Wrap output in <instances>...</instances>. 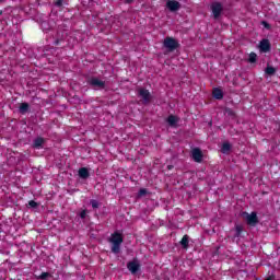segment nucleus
Here are the masks:
<instances>
[{"label":"nucleus","instance_id":"obj_23","mask_svg":"<svg viewBox=\"0 0 280 280\" xmlns=\"http://www.w3.org/2000/svg\"><path fill=\"white\" fill-rule=\"evenodd\" d=\"M47 277H49V272H43L37 279H47Z\"/></svg>","mask_w":280,"mask_h":280},{"label":"nucleus","instance_id":"obj_20","mask_svg":"<svg viewBox=\"0 0 280 280\" xmlns=\"http://www.w3.org/2000/svg\"><path fill=\"white\" fill-rule=\"evenodd\" d=\"M28 207H31V209H36V207H38V203L34 200L28 201Z\"/></svg>","mask_w":280,"mask_h":280},{"label":"nucleus","instance_id":"obj_29","mask_svg":"<svg viewBox=\"0 0 280 280\" xmlns=\"http://www.w3.org/2000/svg\"><path fill=\"white\" fill-rule=\"evenodd\" d=\"M267 280H272V279L268 278Z\"/></svg>","mask_w":280,"mask_h":280},{"label":"nucleus","instance_id":"obj_13","mask_svg":"<svg viewBox=\"0 0 280 280\" xmlns=\"http://www.w3.org/2000/svg\"><path fill=\"white\" fill-rule=\"evenodd\" d=\"M80 178H89V170L86 167H82L79 170Z\"/></svg>","mask_w":280,"mask_h":280},{"label":"nucleus","instance_id":"obj_19","mask_svg":"<svg viewBox=\"0 0 280 280\" xmlns=\"http://www.w3.org/2000/svg\"><path fill=\"white\" fill-rule=\"evenodd\" d=\"M257 61V54L255 52H252L249 55V62H256Z\"/></svg>","mask_w":280,"mask_h":280},{"label":"nucleus","instance_id":"obj_8","mask_svg":"<svg viewBox=\"0 0 280 280\" xmlns=\"http://www.w3.org/2000/svg\"><path fill=\"white\" fill-rule=\"evenodd\" d=\"M139 93V97H141V100H143L144 104H148V102H150V92L145 89H140L138 91Z\"/></svg>","mask_w":280,"mask_h":280},{"label":"nucleus","instance_id":"obj_28","mask_svg":"<svg viewBox=\"0 0 280 280\" xmlns=\"http://www.w3.org/2000/svg\"><path fill=\"white\" fill-rule=\"evenodd\" d=\"M127 3H130V0H127Z\"/></svg>","mask_w":280,"mask_h":280},{"label":"nucleus","instance_id":"obj_12","mask_svg":"<svg viewBox=\"0 0 280 280\" xmlns=\"http://www.w3.org/2000/svg\"><path fill=\"white\" fill-rule=\"evenodd\" d=\"M212 95L215 100H222V97H224L222 90H220L218 88L213 90Z\"/></svg>","mask_w":280,"mask_h":280},{"label":"nucleus","instance_id":"obj_16","mask_svg":"<svg viewBox=\"0 0 280 280\" xmlns=\"http://www.w3.org/2000/svg\"><path fill=\"white\" fill-rule=\"evenodd\" d=\"M276 72H277V69L270 66H268L265 70V73H267V75H275Z\"/></svg>","mask_w":280,"mask_h":280},{"label":"nucleus","instance_id":"obj_6","mask_svg":"<svg viewBox=\"0 0 280 280\" xmlns=\"http://www.w3.org/2000/svg\"><path fill=\"white\" fill-rule=\"evenodd\" d=\"M166 8H168L171 12H177V10H180V2L176 0H167Z\"/></svg>","mask_w":280,"mask_h":280},{"label":"nucleus","instance_id":"obj_4","mask_svg":"<svg viewBox=\"0 0 280 280\" xmlns=\"http://www.w3.org/2000/svg\"><path fill=\"white\" fill-rule=\"evenodd\" d=\"M211 10L214 19H219L222 14V4L220 2H213L211 4Z\"/></svg>","mask_w":280,"mask_h":280},{"label":"nucleus","instance_id":"obj_22","mask_svg":"<svg viewBox=\"0 0 280 280\" xmlns=\"http://www.w3.org/2000/svg\"><path fill=\"white\" fill-rule=\"evenodd\" d=\"M91 205H92L93 209H97V207H100V202H97V200H95V199L91 200Z\"/></svg>","mask_w":280,"mask_h":280},{"label":"nucleus","instance_id":"obj_1","mask_svg":"<svg viewBox=\"0 0 280 280\" xmlns=\"http://www.w3.org/2000/svg\"><path fill=\"white\" fill-rule=\"evenodd\" d=\"M109 242L112 244V253L115 255H119V252L121 250V244L124 243V237L119 233L112 234Z\"/></svg>","mask_w":280,"mask_h":280},{"label":"nucleus","instance_id":"obj_15","mask_svg":"<svg viewBox=\"0 0 280 280\" xmlns=\"http://www.w3.org/2000/svg\"><path fill=\"white\" fill-rule=\"evenodd\" d=\"M180 244L184 248H187L189 246V237L187 235H184L180 241Z\"/></svg>","mask_w":280,"mask_h":280},{"label":"nucleus","instance_id":"obj_21","mask_svg":"<svg viewBox=\"0 0 280 280\" xmlns=\"http://www.w3.org/2000/svg\"><path fill=\"white\" fill-rule=\"evenodd\" d=\"M145 194H148V190H147L145 188H141V189L139 190L138 196L141 198L142 196H145Z\"/></svg>","mask_w":280,"mask_h":280},{"label":"nucleus","instance_id":"obj_27","mask_svg":"<svg viewBox=\"0 0 280 280\" xmlns=\"http://www.w3.org/2000/svg\"><path fill=\"white\" fill-rule=\"evenodd\" d=\"M264 27H266L267 30H270V24H268V22H262Z\"/></svg>","mask_w":280,"mask_h":280},{"label":"nucleus","instance_id":"obj_25","mask_svg":"<svg viewBox=\"0 0 280 280\" xmlns=\"http://www.w3.org/2000/svg\"><path fill=\"white\" fill-rule=\"evenodd\" d=\"M236 233L240 235L242 233V225H236Z\"/></svg>","mask_w":280,"mask_h":280},{"label":"nucleus","instance_id":"obj_10","mask_svg":"<svg viewBox=\"0 0 280 280\" xmlns=\"http://www.w3.org/2000/svg\"><path fill=\"white\" fill-rule=\"evenodd\" d=\"M90 84L94 86L95 89H104V81L93 78L90 80Z\"/></svg>","mask_w":280,"mask_h":280},{"label":"nucleus","instance_id":"obj_26","mask_svg":"<svg viewBox=\"0 0 280 280\" xmlns=\"http://www.w3.org/2000/svg\"><path fill=\"white\" fill-rule=\"evenodd\" d=\"M55 5H57L58 8H60V5H62V0H57V1L55 2Z\"/></svg>","mask_w":280,"mask_h":280},{"label":"nucleus","instance_id":"obj_7","mask_svg":"<svg viewBox=\"0 0 280 280\" xmlns=\"http://www.w3.org/2000/svg\"><path fill=\"white\" fill-rule=\"evenodd\" d=\"M191 155L196 163H202V151L200 149L198 148L192 149Z\"/></svg>","mask_w":280,"mask_h":280},{"label":"nucleus","instance_id":"obj_11","mask_svg":"<svg viewBox=\"0 0 280 280\" xmlns=\"http://www.w3.org/2000/svg\"><path fill=\"white\" fill-rule=\"evenodd\" d=\"M167 124H168V126L175 127L176 124H178V117H176L174 115L168 116Z\"/></svg>","mask_w":280,"mask_h":280},{"label":"nucleus","instance_id":"obj_3","mask_svg":"<svg viewBox=\"0 0 280 280\" xmlns=\"http://www.w3.org/2000/svg\"><path fill=\"white\" fill-rule=\"evenodd\" d=\"M243 217L245 218L247 224H249L250 226H255V224H257L258 222L256 212H252L250 214L247 212H243Z\"/></svg>","mask_w":280,"mask_h":280},{"label":"nucleus","instance_id":"obj_17","mask_svg":"<svg viewBox=\"0 0 280 280\" xmlns=\"http://www.w3.org/2000/svg\"><path fill=\"white\" fill-rule=\"evenodd\" d=\"M43 143H44L43 138H37V139L34 140L33 145H34V148L38 149V148H40L43 145Z\"/></svg>","mask_w":280,"mask_h":280},{"label":"nucleus","instance_id":"obj_24","mask_svg":"<svg viewBox=\"0 0 280 280\" xmlns=\"http://www.w3.org/2000/svg\"><path fill=\"white\" fill-rule=\"evenodd\" d=\"M80 218H81L82 220H84V218H86V210L81 211Z\"/></svg>","mask_w":280,"mask_h":280},{"label":"nucleus","instance_id":"obj_14","mask_svg":"<svg viewBox=\"0 0 280 280\" xmlns=\"http://www.w3.org/2000/svg\"><path fill=\"white\" fill-rule=\"evenodd\" d=\"M230 151H231V144L228 143V142L223 143V145H222V148H221V152H222L223 154H228V152H230Z\"/></svg>","mask_w":280,"mask_h":280},{"label":"nucleus","instance_id":"obj_5","mask_svg":"<svg viewBox=\"0 0 280 280\" xmlns=\"http://www.w3.org/2000/svg\"><path fill=\"white\" fill-rule=\"evenodd\" d=\"M127 268L131 275H137L139 272V268H141V265L137 260H132L127 264Z\"/></svg>","mask_w":280,"mask_h":280},{"label":"nucleus","instance_id":"obj_2","mask_svg":"<svg viewBox=\"0 0 280 280\" xmlns=\"http://www.w3.org/2000/svg\"><path fill=\"white\" fill-rule=\"evenodd\" d=\"M163 46L167 51H174L178 49V42L174 37H166L163 42Z\"/></svg>","mask_w":280,"mask_h":280},{"label":"nucleus","instance_id":"obj_9","mask_svg":"<svg viewBox=\"0 0 280 280\" xmlns=\"http://www.w3.org/2000/svg\"><path fill=\"white\" fill-rule=\"evenodd\" d=\"M259 49L264 54H268V51H270V42L268 39H262L259 44Z\"/></svg>","mask_w":280,"mask_h":280},{"label":"nucleus","instance_id":"obj_18","mask_svg":"<svg viewBox=\"0 0 280 280\" xmlns=\"http://www.w3.org/2000/svg\"><path fill=\"white\" fill-rule=\"evenodd\" d=\"M28 109H30V105L27 103H22L20 105V113H27Z\"/></svg>","mask_w":280,"mask_h":280}]
</instances>
